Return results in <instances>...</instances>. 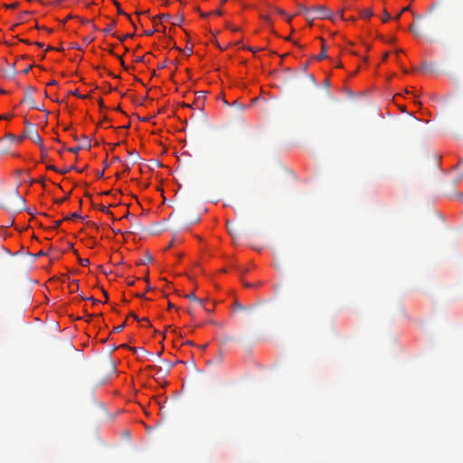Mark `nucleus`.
Masks as SVG:
<instances>
[{"label": "nucleus", "mask_w": 463, "mask_h": 463, "mask_svg": "<svg viewBox=\"0 0 463 463\" xmlns=\"http://www.w3.org/2000/svg\"><path fill=\"white\" fill-rule=\"evenodd\" d=\"M276 12L278 14H279L280 15L286 17L288 23L291 22V20L293 18V15H289V16L287 15V13L284 10L280 9V8H276Z\"/></svg>", "instance_id": "obj_9"}, {"label": "nucleus", "mask_w": 463, "mask_h": 463, "mask_svg": "<svg viewBox=\"0 0 463 463\" xmlns=\"http://www.w3.org/2000/svg\"><path fill=\"white\" fill-rule=\"evenodd\" d=\"M103 294H104V295H105V297H106V300H108V298H109V295H108V293H107L105 290H103Z\"/></svg>", "instance_id": "obj_58"}, {"label": "nucleus", "mask_w": 463, "mask_h": 463, "mask_svg": "<svg viewBox=\"0 0 463 463\" xmlns=\"http://www.w3.org/2000/svg\"><path fill=\"white\" fill-rule=\"evenodd\" d=\"M247 49H248V50H250V51H251V52H256V50H255V49H253V48H251V47H248Z\"/></svg>", "instance_id": "obj_61"}, {"label": "nucleus", "mask_w": 463, "mask_h": 463, "mask_svg": "<svg viewBox=\"0 0 463 463\" xmlns=\"http://www.w3.org/2000/svg\"><path fill=\"white\" fill-rule=\"evenodd\" d=\"M75 218H82V217L78 212H75V213L66 216L64 218V220H70V219H75Z\"/></svg>", "instance_id": "obj_14"}, {"label": "nucleus", "mask_w": 463, "mask_h": 463, "mask_svg": "<svg viewBox=\"0 0 463 463\" xmlns=\"http://www.w3.org/2000/svg\"><path fill=\"white\" fill-rule=\"evenodd\" d=\"M71 94H72V95H74V96H77V97H79V98H80V99H84V98H85L84 96H81V95L79 93L78 90H75L74 91H72V92H71Z\"/></svg>", "instance_id": "obj_30"}, {"label": "nucleus", "mask_w": 463, "mask_h": 463, "mask_svg": "<svg viewBox=\"0 0 463 463\" xmlns=\"http://www.w3.org/2000/svg\"><path fill=\"white\" fill-rule=\"evenodd\" d=\"M61 222H62V221H61V220H60V221H56V222H54V228H58V227H60V225L61 224Z\"/></svg>", "instance_id": "obj_41"}, {"label": "nucleus", "mask_w": 463, "mask_h": 463, "mask_svg": "<svg viewBox=\"0 0 463 463\" xmlns=\"http://www.w3.org/2000/svg\"><path fill=\"white\" fill-rule=\"evenodd\" d=\"M22 102H24V103H27L28 105H30V107H31L32 109H39V110H41V109H42L40 107H38V106L36 105V103H35V101H34L33 98L31 95H29V94H27V95H25V96H24V98L22 99Z\"/></svg>", "instance_id": "obj_3"}, {"label": "nucleus", "mask_w": 463, "mask_h": 463, "mask_svg": "<svg viewBox=\"0 0 463 463\" xmlns=\"http://www.w3.org/2000/svg\"><path fill=\"white\" fill-rule=\"evenodd\" d=\"M196 99L199 100L200 99H205V92L204 91H198L196 92Z\"/></svg>", "instance_id": "obj_20"}, {"label": "nucleus", "mask_w": 463, "mask_h": 463, "mask_svg": "<svg viewBox=\"0 0 463 463\" xmlns=\"http://www.w3.org/2000/svg\"><path fill=\"white\" fill-rule=\"evenodd\" d=\"M129 317H132L134 319H136V320L139 321L138 317H137L135 313H133V312H130V313H129Z\"/></svg>", "instance_id": "obj_37"}, {"label": "nucleus", "mask_w": 463, "mask_h": 463, "mask_svg": "<svg viewBox=\"0 0 463 463\" xmlns=\"http://www.w3.org/2000/svg\"><path fill=\"white\" fill-rule=\"evenodd\" d=\"M227 229L231 236L234 239L240 235L237 228L231 222H227Z\"/></svg>", "instance_id": "obj_4"}, {"label": "nucleus", "mask_w": 463, "mask_h": 463, "mask_svg": "<svg viewBox=\"0 0 463 463\" xmlns=\"http://www.w3.org/2000/svg\"><path fill=\"white\" fill-rule=\"evenodd\" d=\"M32 69V65H29L27 68H25L24 71H23V73L24 74H26L28 73Z\"/></svg>", "instance_id": "obj_36"}, {"label": "nucleus", "mask_w": 463, "mask_h": 463, "mask_svg": "<svg viewBox=\"0 0 463 463\" xmlns=\"http://www.w3.org/2000/svg\"><path fill=\"white\" fill-rule=\"evenodd\" d=\"M103 175H104V170H102V171L99 172V173L97 174V176H98L99 178H101V177H103Z\"/></svg>", "instance_id": "obj_46"}, {"label": "nucleus", "mask_w": 463, "mask_h": 463, "mask_svg": "<svg viewBox=\"0 0 463 463\" xmlns=\"http://www.w3.org/2000/svg\"><path fill=\"white\" fill-rule=\"evenodd\" d=\"M24 124L26 127V136L35 144H42V137L38 134V131L35 129V128L26 119L24 120Z\"/></svg>", "instance_id": "obj_2"}, {"label": "nucleus", "mask_w": 463, "mask_h": 463, "mask_svg": "<svg viewBox=\"0 0 463 463\" xmlns=\"http://www.w3.org/2000/svg\"><path fill=\"white\" fill-rule=\"evenodd\" d=\"M16 199H18L23 204L24 203V199L18 194H16Z\"/></svg>", "instance_id": "obj_43"}, {"label": "nucleus", "mask_w": 463, "mask_h": 463, "mask_svg": "<svg viewBox=\"0 0 463 463\" xmlns=\"http://www.w3.org/2000/svg\"><path fill=\"white\" fill-rule=\"evenodd\" d=\"M6 6H7L8 8H12V9H14V8H16V7L18 6V3H17V2H15V3H14V4H12V5H6Z\"/></svg>", "instance_id": "obj_38"}, {"label": "nucleus", "mask_w": 463, "mask_h": 463, "mask_svg": "<svg viewBox=\"0 0 463 463\" xmlns=\"http://www.w3.org/2000/svg\"><path fill=\"white\" fill-rule=\"evenodd\" d=\"M83 299H87L86 298L82 297ZM89 299H90V301H92L94 304L98 302L97 299H95L93 297H90Z\"/></svg>", "instance_id": "obj_44"}, {"label": "nucleus", "mask_w": 463, "mask_h": 463, "mask_svg": "<svg viewBox=\"0 0 463 463\" xmlns=\"http://www.w3.org/2000/svg\"><path fill=\"white\" fill-rule=\"evenodd\" d=\"M391 18L389 13L387 11H384V14H383V22L385 23L387 21H389Z\"/></svg>", "instance_id": "obj_24"}, {"label": "nucleus", "mask_w": 463, "mask_h": 463, "mask_svg": "<svg viewBox=\"0 0 463 463\" xmlns=\"http://www.w3.org/2000/svg\"><path fill=\"white\" fill-rule=\"evenodd\" d=\"M57 84V81L56 80H51L47 85L48 86H54Z\"/></svg>", "instance_id": "obj_45"}, {"label": "nucleus", "mask_w": 463, "mask_h": 463, "mask_svg": "<svg viewBox=\"0 0 463 463\" xmlns=\"http://www.w3.org/2000/svg\"><path fill=\"white\" fill-rule=\"evenodd\" d=\"M68 196H69V195H66V196H65V197H63V198H61V199H57V200H55V203H57V204H61V203H63L68 199Z\"/></svg>", "instance_id": "obj_26"}, {"label": "nucleus", "mask_w": 463, "mask_h": 463, "mask_svg": "<svg viewBox=\"0 0 463 463\" xmlns=\"http://www.w3.org/2000/svg\"><path fill=\"white\" fill-rule=\"evenodd\" d=\"M184 52L187 55V56H190L192 53H193V48L192 47H188L186 46L184 50Z\"/></svg>", "instance_id": "obj_21"}, {"label": "nucleus", "mask_w": 463, "mask_h": 463, "mask_svg": "<svg viewBox=\"0 0 463 463\" xmlns=\"http://www.w3.org/2000/svg\"><path fill=\"white\" fill-rule=\"evenodd\" d=\"M137 297L141 298H145L144 294H137Z\"/></svg>", "instance_id": "obj_62"}, {"label": "nucleus", "mask_w": 463, "mask_h": 463, "mask_svg": "<svg viewBox=\"0 0 463 463\" xmlns=\"http://www.w3.org/2000/svg\"><path fill=\"white\" fill-rule=\"evenodd\" d=\"M99 209H100L103 213H107V214H110V215H112V213H111V212H110V211H109L106 206L101 205V206L99 207Z\"/></svg>", "instance_id": "obj_25"}, {"label": "nucleus", "mask_w": 463, "mask_h": 463, "mask_svg": "<svg viewBox=\"0 0 463 463\" xmlns=\"http://www.w3.org/2000/svg\"><path fill=\"white\" fill-rule=\"evenodd\" d=\"M410 31H411L413 34H415V35H418V34H419V33H418V32H417L416 27H415L413 24H411V25L410 26Z\"/></svg>", "instance_id": "obj_27"}, {"label": "nucleus", "mask_w": 463, "mask_h": 463, "mask_svg": "<svg viewBox=\"0 0 463 463\" xmlns=\"http://www.w3.org/2000/svg\"><path fill=\"white\" fill-rule=\"evenodd\" d=\"M90 25H91L92 29H94V30H98L97 26H96L93 23H92V24H90Z\"/></svg>", "instance_id": "obj_57"}, {"label": "nucleus", "mask_w": 463, "mask_h": 463, "mask_svg": "<svg viewBox=\"0 0 463 463\" xmlns=\"http://www.w3.org/2000/svg\"><path fill=\"white\" fill-rule=\"evenodd\" d=\"M38 145L40 146L42 152L43 154H46L47 150H46L45 146H43V144L42 143V144H38Z\"/></svg>", "instance_id": "obj_33"}, {"label": "nucleus", "mask_w": 463, "mask_h": 463, "mask_svg": "<svg viewBox=\"0 0 463 463\" xmlns=\"http://www.w3.org/2000/svg\"><path fill=\"white\" fill-rule=\"evenodd\" d=\"M402 15V13L400 12L396 16L394 17L395 20H399Z\"/></svg>", "instance_id": "obj_52"}, {"label": "nucleus", "mask_w": 463, "mask_h": 463, "mask_svg": "<svg viewBox=\"0 0 463 463\" xmlns=\"http://www.w3.org/2000/svg\"><path fill=\"white\" fill-rule=\"evenodd\" d=\"M126 218H134V215L129 213H127V214L125 215Z\"/></svg>", "instance_id": "obj_50"}, {"label": "nucleus", "mask_w": 463, "mask_h": 463, "mask_svg": "<svg viewBox=\"0 0 463 463\" xmlns=\"http://www.w3.org/2000/svg\"><path fill=\"white\" fill-rule=\"evenodd\" d=\"M298 14L305 15L306 19L308 21V13H310V8L306 6L305 5L299 4L298 5Z\"/></svg>", "instance_id": "obj_5"}, {"label": "nucleus", "mask_w": 463, "mask_h": 463, "mask_svg": "<svg viewBox=\"0 0 463 463\" xmlns=\"http://www.w3.org/2000/svg\"><path fill=\"white\" fill-rule=\"evenodd\" d=\"M137 61H140V62H143L144 61V57H139L137 59Z\"/></svg>", "instance_id": "obj_53"}, {"label": "nucleus", "mask_w": 463, "mask_h": 463, "mask_svg": "<svg viewBox=\"0 0 463 463\" xmlns=\"http://www.w3.org/2000/svg\"><path fill=\"white\" fill-rule=\"evenodd\" d=\"M130 155H134L136 158H138V155L137 153H129Z\"/></svg>", "instance_id": "obj_63"}, {"label": "nucleus", "mask_w": 463, "mask_h": 463, "mask_svg": "<svg viewBox=\"0 0 463 463\" xmlns=\"http://www.w3.org/2000/svg\"><path fill=\"white\" fill-rule=\"evenodd\" d=\"M116 25H117V22H116V20H113L110 24H109L107 25V27L105 29H103V33L105 34L110 33L112 32V30L116 27Z\"/></svg>", "instance_id": "obj_6"}, {"label": "nucleus", "mask_w": 463, "mask_h": 463, "mask_svg": "<svg viewBox=\"0 0 463 463\" xmlns=\"http://www.w3.org/2000/svg\"><path fill=\"white\" fill-rule=\"evenodd\" d=\"M83 138L86 141V143H84V146H82L83 148L90 149V147H91L90 139L87 136H83Z\"/></svg>", "instance_id": "obj_15"}, {"label": "nucleus", "mask_w": 463, "mask_h": 463, "mask_svg": "<svg viewBox=\"0 0 463 463\" xmlns=\"http://www.w3.org/2000/svg\"><path fill=\"white\" fill-rule=\"evenodd\" d=\"M307 77L309 78L313 84H316V79L313 74H308Z\"/></svg>", "instance_id": "obj_32"}, {"label": "nucleus", "mask_w": 463, "mask_h": 463, "mask_svg": "<svg viewBox=\"0 0 463 463\" xmlns=\"http://www.w3.org/2000/svg\"><path fill=\"white\" fill-rule=\"evenodd\" d=\"M170 17H171V16H170V14H160V15L158 16V18H159L161 21L168 20V19H170Z\"/></svg>", "instance_id": "obj_23"}, {"label": "nucleus", "mask_w": 463, "mask_h": 463, "mask_svg": "<svg viewBox=\"0 0 463 463\" xmlns=\"http://www.w3.org/2000/svg\"><path fill=\"white\" fill-rule=\"evenodd\" d=\"M93 39H94L93 37H87V38H85V41L88 43H90L93 41Z\"/></svg>", "instance_id": "obj_49"}, {"label": "nucleus", "mask_w": 463, "mask_h": 463, "mask_svg": "<svg viewBox=\"0 0 463 463\" xmlns=\"http://www.w3.org/2000/svg\"><path fill=\"white\" fill-rule=\"evenodd\" d=\"M15 75V71L14 70V68L11 70L10 71V74H8L7 76L10 77V78H14Z\"/></svg>", "instance_id": "obj_39"}, {"label": "nucleus", "mask_w": 463, "mask_h": 463, "mask_svg": "<svg viewBox=\"0 0 463 463\" xmlns=\"http://www.w3.org/2000/svg\"><path fill=\"white\" fill-rule=\"evenodd\" d=\"M82 148H83V146H75V147H70L69 151L71 152V153L77 154Z\"/></svg>", "instance_id": "obj_19"}, {"label": "nucleus", "mask_w": 463, "mask_h": 463, "mask_svg": "<svg viewBox=\"0 0 463 463\" xmlns=\"http://www.w3.org/2000/svg\"><path fill=\"white\" fill-rule=\"evenodd\" d=\"M153 33H154V30H150V31H146L145 32L146 35H152Z\"/></svg>", "instance_id": "obj_47"}, {"label": "nucleus", "mask_w": 463, "mask_h": 463, "mask_svg": "<svg viewBox=\"0 0 463 463\" xmlns=\"http://www.w3.org/2000/svg\"><path fill=\"white\" fill-rule=\"evenodd\" d=\"M186 298L192 301H195V302H198L199 304H201L202 306H203V301L200 298H198L194 292H191L190 294L186 295Z\"/></svg>", "instance_id": "obj_8"}, {"label": "nucleus", "mask_w": 463, "mask_h": 463, "mask_svg": "<svg viewBox=\"0 0 463 463\" xmlns=\"http://www.w3.org/2000/svg\"><path fill=\"white\" fill-rule=\"evenodd\" d=\"M131 350L137 354V355H140V354H146V351L144 349V348H137V347H133L131 348Z\"/></svg>", "instance_id": "obj_13"}, {"label": "nucleus", "mask_w": 463, "mask_h": 463, "mask_svg": "<svg viewBox=\"0 0 463 463\" xmlns=\"http://www.w3.org/2000/svg\"><path fill=\"white\" fill-rule=\"evenodd\" d=\"M125 326H126V321H125L123 324H121V325H119V326H115V327L113 328V332H115V333H118V332L122 331V330L124 329V327H125Z\"/></svg>", "instance_id": "obj_16"}, {"label": "nucleus", "mask_w": 463, "mask_h": 463, "mask_svg": "<svg viewBox=\"0 0 463 463\" xmlns=\"http://www.w3.org/2000/svg\"><path fill=\"white\" fill-rule=\"evenodd\" d=\"M139 321H144V323H147L148 326H151L150 321L146 317L139 319Z\"/></svg>", "instance_id": "obj_40"}, {"label": "nucleus", "mask_w": 463, "mask_h": 463, "mask_svg": "<svg viewBox=\"0 0 463 463\" xmlns=\"http://www.w3.org/2000/svg\"><path fill=\"white\" fill-rule=\"evenodd\" d=\"M134 283H135V281H134V280H130V281H128V286H133V285H134Z\"/></svg>", "instance_id": "obj_54"}, {"label": "nucleus", "mask_w": 463, "mask_h": 463, "mask_svg": "<svg viewBox=\"0 0 463 463\" xmlns=\"http://www.w3.org/2000/svg\"><path fill=\"white\" fill-rule=\"evenodd\" d=\"M233 306H234V308H236L238 310H243L244 309L243 306L241 303H239L238 301H234Z\"/></svg>", "instance_id": "obj_22"}, {"label": "nucleus", "mask_w": 463, "mask_h": 463, "mask_svg": "<svg viewBox=\"0 0 463 463\" xmlns=\"http://www.w3.org/2000/svg\"><path fill=\"white\" fill-rule=\"evenodd\" d=\"M34 44L36 46H38L39 48H43L44 46V44L43 43H40V42H35Z\"/></svg>", "instance_id": "obj_42"}, {"label": "nucleus", "mask_w": 463, "mask_h": 463, "mask_svg": "<svg viewBox=\"0 0 463 463\" xmlns=\"http://www.w3.org/2000/svg\"><path fill=\"white\" fill-rule=\"evenodd\" d=\"M165 67V62H163L160 65H158V69H163Z\"/></svg>", "instance_id": "obj_51"}, {"label": "nucleus", "mask_w": 463, "mask_h": 463, "mask_svg": "<svg viewBox=\"0 0 463 463\" xmlns=\"http://www.w3.org/2000/svg\"><path fill=\"white\" fill-rule=\"evenodd\" d=\"M326 58V49L324 44H322V48L320 53L316 57L317 61H322Z\"/></svg>", "instance_id": "obj_7"}, {"label": "nucleus", "mask_w": 463, "mask_h": 463, "mask_svg": "<svg viewBox=\"0 0 463 463\" xmlns=\"http://www.w3.org/2000/svg\"><path fill=\"white\" fill-rule=\"evenodd\" d=\"M71 169H72V167H69V168H62L61 170H58V173L63 175V174H66L68 173L69 171H71Z\"/></svg>", "instance_id": "obj_28"}, {"label": "nucleus", "mask_w": 463, "mask_h": 463, "mask_svg": "<svg viewBox=\"0 0 463 463\" xmlns=\"http://www.w3.org/2000/svg\"><path fill=\"white\" fill-rule=\"evenodd\" d=\"M113 3H114V5L117 6L118 13L119 14L126 15L127 17H128V18L130 19L129 15L122 10V8L120 7L119 3H118L117 0H113Z\"/></svg>", "instance_id": "obj_11"}, {"label": "nucleus", "mask_w": 463, "mask_h": 463, "mask_svg": "<svg viewBox=\"0 0 463 463\" xmlns=\"http://www.w3.org/2000/svg\"><path fill=\"white\" fill-rule=\"evenodd\" d=\"M184 16L181 15L180 17H178V20H176V22L174 23L175 25H179L183 21H184Z\"/></svg>", "instance_id": "obj_29"}, {"label": "nucleus", "mask_w": 463, "mask_h": 463, "mask_svg": "<svg viewBox=\"0 0 463 463\" xmlns=\"http://www.w3.org/2000/svg\"><path fill=\"white\" fill-rule=\"evenodd\" d=\"M113 36L117 37L121 43H123L126 39L133 37V33H127L123 36H119L117 33H112Z\"/></svg>", "instance_id": "obj_10"}, {"label": "nucleus", "mask_w": 463, "mask_h": 463, "mask_svg": "<svg viewBox=\"0 0 463 463\" xmlns=\"http://www.w3.org/2000/svg\"><path fill=\"white\" fill-rule=\"evenodd\" d=\"M78 261L81 266H88L90 264V260L88 259L78 258Z\"/></svg>", "instance_id": "obj_18"}, {"label": "nucleus", "mask_w": 463, "mask_h": 463, "mask_svg": "<svg viewBox=\"0 0 463 463\" xmlns=\"http://www.w3.org/2000/svg\"><path fill=\"white\" fill-rule=\"evenodd\" d=\"M308 14V21H314L316 19L329 18L331 12L325 5H317L310 8V13Z\"/></svg>", "instance_id": "obj_1"}, {"label": "nucleus", "mask_w": 463, "mask_h": 463, "mask_svg": "<svg viewBox=\"0 0 463 463\" xmlns=\"http://www.w3.org/2000/svg\"><path fill=\"white\" fill-rule=\"evenodd\" d=\"M80 23L82 24H92V21L87 20V19H80Z\"/></svg>", "instance_id": "obj_31"}, {"label": "nucleus", "mask_w": 463, "mask_h": 463, "mask_svg": "<svg viewBox=\"0 0 463 463\" xmlns=\"http://www.w3.org/2000/svg\"><path fill=\"white\" fill-rule=\"evenodd\" d=\"M324 85H325V87H326V89H328V88L330 87V81H329V80L326 79V80H324Z\"/></svg>", "instance_id": "obj_34"}, {"label": "nucleus", "mask_w": 463, "mask_h": 463, "mask_svg": "<svg viewBox=\"0 0 463 463\" xmlns=\"http://www.w3.org/2000/svg\"><path fill=\"white\" fill-rule=\"evenodd\" d=\"M99 106H100L101 108H103V106H104V105H103V100H102L101 99H99Z\"/></svg>", "instance_id": "obj_55"}, {"label": "nucleus", "mask_w": 463, "mask_h": 463, "mask_svg": "<svg viewBox=\"0 0 463 463\" xmlns=\"http://www.w3.org/2000/svg\"><path fill=\"white\" fill-rule=\"evenodd\" d=\"M410 8H411V7H410V5H408V6L404 7V8H402V11H401V13L402 14V13H404V12H406V11H409V10H410Z\"/></svg>", "instance_id": "obj_48"}, {"label": "nucleus", "mask_w": 463, "mask_h": 463, "mask_svg": "<svg viewBox=\"0 0 463 463\" xmlns=\"http://www.w3.org/2000/svg\"><path fill=\"white\" fill-rule=\"evenodd\" d=\"M47 169L58 172V169L54 165H47Z\"/></svg>", "instance_id": "obj_35"}, {"label": "nucleus", "mask_w": 463, "mask_h": 463, "mask_svg": "<svg viewBox=\"0 0 463 463\" xmlns=\"http://www.w3.org/2000/svg\"><path fill=\"white\" fill-rule=\"evenodd\" d=\"M21 42L26 43V44H31V43L29 41H26V40H20Z\"/></svg>", "instance_id": "obj_59"}, {"label": "nucleus", "mask_w": 463, "mask_h": 463, "mask_svg": "<svg viewBox=\"0 0 463 463\" xmlns=\"http://www.w3.org/2000/svg\"><path fill=\"white\" fill-rule=\"evenodd\" d=\"M112 160H113V161H120V159H119V157H118V156H114V157L112 158Z\"/></svg>", "instance_id": "obj_56"}, {"label": "nucleus", "mask_w": 463, "mask_h": 463, "mask_svg": "<svg viewBox=\"0 0 463 463\" xmlns=\"http://www.w3.org/2000/svg\"><path fill=\"white\" fill-rule=\"evenodd\" d=\"M174 307V305L171 302H168V308Z\"/></svg>", "instance_id": "obj_60"}, {"label": "nucleus", "mask_w": 463, "mask_h": 463, "mask_svg": "<svg viewBox=\"0 0 463 463\" xmlns=\"http://www.w3.org/2000/svg\"><path fill=\"white\" fill-rule=\"evenodd\" d=\"M152 260H153L152 255L149 254V253H146V257H145V260L142 262H138L137 264H143V263H146V262H150V261H152Z\"/></svg>", "instance_id": "obj_17"}, {"label": "nucleus", "mask_w": 463, "mask_h": 463, "mask_svg": "<svg viewBox=\"0 0 463 463\" xmlns=\"http://www.w3.org/2000/svg\"><path fill=\"white\" fill-rule=\"evenodd\" d=\"M373 14L371 9H365L362 12L361 15L364 19H369Z\"/></svg>", "instance_id": "obj_12"}, {"label": "nucleus", "mask_w": 463, "mask_h": 463, "mask_svg": "<svg viewBox=\"0 0 463 463\" xmlns=\"http://www.w3.org/2000/svg\"><path fill=\"white\" fill-rule=\"evenodd\" d=\"M215 13H216L218 15H221V14H222V12H221L220 10H217Z\"/></svg>", "instance_id": "obj_64"}]
</instances>
